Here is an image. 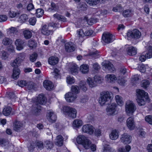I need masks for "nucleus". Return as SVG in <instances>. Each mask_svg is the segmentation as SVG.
Segmentation results:
<instances>
[{"label":"nucleus","instance_id":"nucleus-19","mask_svg":"<svg viewBox=\"0 0 152 152\" xmlns=\"http://www.w3.org/2000/svg\"><path fill=\"white\" fill-rule=\"evenodd\" d=\"M103 66L106 70L110 72H113L115 70V69L113 64L110 62H106L104 63Z\"/></svg>","mask_w":152,"mask_h":152},{"label":"nucleus","instance_id":"nucleus-29","mask_svg":"<svg viewBox=\"0 0 152 152\" xmlns=\"http://www.w3.org/2000/svg\"><path fill=\"white\" fill-rule=\"evenodd\" d=\"M91 144L92 142L91 141L87 138L85 140L84 142L82 145L85 149H88L90 148Z\"/></svg>","mask_w":152,"mask_h":152},{"label":"nucleus","instance_id":"nucleus-42","mask_svg":"<svg viewBox=\"0 0 152 152\" xmlns=\"http://www.w3.org/2000/svg\"><path fill=\"white\" fill-rule=\"evenodd\" d=\"M8 97L10 100V103L11 104L13 102H15L16 101V99L17 97L15 98V95L13 93H10L8 95Z\"/></svg>","mask_w":152,"mask_h":152},{"label":"nucleus","instance_id":"nucleus-59","mask_svg":"<svg viewBox=\"0 0 152 152\" xmlns=\"http://www.w3.org/2000/svg\"><path fill=\"white\" fill-rule=\"evenodd\" d=\"M66 81L68 84H71L74 83L75 80L73 77H68L66 78Z\"/></svg>","mask_w":152,"mask_h":152},{"label":"nucleus","instance_id":"nucleus-2","mask_svg":"<svg viewBox=\"0 0 152 152\" xmlns=\"http://www.w3.org/2000/svg\"><path fill=\"white\" fill-rule=\"evenodd\" d=\"M113 97V94L109 92H102L101 93L99 102L101 105L107 104Z\"/></svg>","mask_w":152,"mask_h":152},{"label":"nucleus","instance_id":"nucleus-31","mask_svg":"<svg viewBox=\"0 0 152 152\" xmlns=\"http://www.w3.org/2000/svg\"><path fill=\"white\" fill-rule=\"evenodd\" d=\"M12 43V40L7 37H5L2 40V44L4 45H11Z\"/></svg>","mask_w":152,"mask_h":152},{"label":"nucleus","instance_id":"nucleus-64","mask_svg":"<svg viewBox=\"0 0 152 152\" xmlns=\"http://www.w3.org/2000/svg\"><path fill=\"white\" fill-rule=\"evenodd\" d=\"M139 76L137 75H135L132 78V81L135 83H137V81L139 80Z\"/></svg>","mask_w":152,"mask_h":152},{"label":"nucleus","instance_id":"nucleus-4","mask_svg":"<svg viewBox=\"0 0 152 152\" xmlns=\"http://www.w3.org/2000/svg\"><path fill=\"white\" fill-rule=\"evenodd\" d=\"M125 107L126 113L129 116L132 115L136 110V107L135 104L130 100H128L126 102Z\"/></svg>","mask_w":152,"mask_h":152},{"label":"nucleus","instance_id":"nucleus-27","mask_svg":"<svg viewBox=\"0 0 152 152\" xmlns=\"http://www.w3.org/2000/svg\"><path fill=\"white\" fill-rule=\"evenodd\" d=\"M127 54L130 56H133L137 53V49L131 46L127 48Z\"/></svg>","mask_w":152,"mask_h":152},{"label":"nucleus","instance_id":"nucleus-9","mask_svg":"<svg viewBox=\"0 0 152 152\" xmlns=\"http://www.w3.org/2000/svg\"><path fill=\"white\" fill-rule=\"evenodd\" d=\"M132 137L127 133L122 134L121 138V141L124 144H129L131 142Z\"/></svg>","mask_w":152,"mask_h":152},{"label":"nucleus","instance_id":"nucleus-11","mask_svg":"<svg viewBox=\"0 0 152 152\" xmlns=\"http://www.w3.org/2000/svg\"><path fill=\"white\" fill-rule=\"evenodd\" d=\"M77 97L76 94L71 92H69L65 95V98L68 102H72L74 101Z\"/></svg>","mask_w":152,"mask_h":152},{"label":"nucleus","instance_id":"nucleus-7","mask_svg":"<svg viewBox=\"0 0 152 152\" xmlns=\"http://www.w3.org/2000/svg\"><path fill=\"white\" fill-rule=\"evenodd\" d=\"M115 39L114 37L112 34L108 32L104 33L102 37V41L106 43L112 42Z\"/></svg>","mask_w":152,"mask_h":152},{"label":"nucleus","instance_id":"nucleus-21","mask_svg":"<svg viewBox=\"0 0 152 152\" xmlns=\"http://www.w3.org/2000/svg\"><path fill=\"white\" fill-rule=\"evenodd\" d=\"M40 111V105L35 104L33 106L31 111L34 115H38L39 114Z\"/></svg>","mask_w":152,"mask_h":152},{"label":"nucleus","instance_id":"nucleus-44","mask_svg":"<svg viewBox=\"0 0 152 152\" xmlns=\"http://www.w3.org/2000/svg\"><path fill=\"white\" fill-rule=\"evenodd\" d=\"M20 11H19L18 12H15L12 11H10L9 12V15L10 17L13 18L19 15L20 14Z\"/></svg>","mask_w":152,"mask_h":152},{"label":"nucleus","instance_id":"nucleus-26","mask_svg":"<svg viewBox=\"0 0 152 152\" xmlns=\"http://www.w3.org/2000/svg\"><path fill=\"white\" fill-rule=\"evenodd\" d=\"M63 138L61 135L57 136L55 140V144L58 146H61L63 145Z\"/></svg>","mask_w":152,"mask_h":152},{"label":"nucleus","instance_id":"nucleus-63","mask_svg":"<svg viewBox=\"0 0 152 152\" xmlns=\"http://www.w3.org/2000/svg\"><path fill=\"white\" fill-rule=\"evenodd\" d=\"M101 80V77L99 76L96 75L94 77V80L96 83H100Z\"/></svg>","mask_w":152,"mask_h":152},{"label":"nucleus","instance_id":"nucleus-24","mask_svg":"<svg viewBox=\"0 0 152 152\" xmlns=\"http://www.w3.org/2000/svg\"><path fill=\"white\" fill-rule=\"evenodd\" d=\"M58 61V58L56 56H52L50 57L48 60L49 64L52 65L56 64Z\"/></svg>","mask_w":152,"mask_h":152},{"label":"nucleus","instance_id":"nucleus-51","mask_svg":"<svg viewBox=\"0 0 152 152\" xmlns=\"http://www.w3.org/2000/svg\"><path fill=\"white\" fill-rule=\"evenodd\" d=\"M37 57V54L36 53H34L30 56V60L32 62L35 61Z\"/></svg>","mask_w":152,"mask_h":152},{"label":"nucleus","instance_id":"nucleus-18","mask_svg":"<svg viewBox=\"0 0 152 152\" xmlns=\"http://www.w3.org/2000/svg\"><path fill=\"white\" fill-rule=\"evenodd\" d=\"M44 87L47 90H51L52 89L54 85L51 82L48 80H45L43 83Z\"/></svg>","mask_w":152,"mask_h":152},{"label":"nucleus","instance_id":"nucleus-8","mask_svg":"<svg viewBox=\"0 0 152 152\" xmlns=\"http://www.w3.org/2000/svg\"><path fill=\"white\" fill-rule=\"evenodd\" d=\"M116 105L115 103H113L109 105L106 108L107 115H111L116 113Z\"/></svg>","mask_w":152,"mask_h":152},{"label":"nucleus","instance_id":"nucleus-48","mask_svg":"<svg viewBox=\"0 0 152 152\" xmlns=\"http://www.w3.org/2000/svg\"><path fill=\"white\" fill-rule=\"evenodd\" d=\"M37 16L39 18L42 16L44 14V11L42 9H38L36 10Z\"/></svg>","mask_w":152,"mask_h":152},{"label":"nucleus","instance_id":"nucleus-35","mask_svg":"<svg viewBox=\"0 0 152 152\" xmlns=\"http://www.w3.org/2000/svg\"><path fill=\"white\" fill-rule=\"evenodd\" d=\"M82 121L81 120L77 119L73 121V126L74 127L78 128L82 126Z\"/></svg>","mask_w":152,"mask_h":152},{"label":"nucleus","instance_id":"nucleus-6","mask_svg":"<svg viewBox=\"0 0 152 152\" xmlns=\"http://www.w3.org/2000/svg\"><path fill=\"white\" fill-rule=\"evenodd\" d=\"M141 32L137 29H134L132 31H129L127 33V36L129 38H133L134 39H138L141 36Z\"/></svg>","mask_w":152,"mask_h":152},{"label":"nucleus","instance_id":"nucleus-57","mask_svg":"<svg viewBox=\"0 0 152 152\" xmlns=\"http://www.w3.org/2000/svg\"><path fill=\"white\" fill-rule=\"evenodd\" d=\"M10 32L14 35H17L18 33V30L17 28L15 27H11L10 30Z\"/></svg>","mask_w":152,"mask_h":152},{"label":"nucleus","instance_id":"nucleus-56","mask_svg":"<svg viewBox=\"0 0 152 152\" xmlns=\"http://www.w3.org/2000/svg\"><path fill=\"white\" fill-rule=\"evenodd\" d=\"M18 84L19 86L23 87L25 86L27 83L26 81L22 80L18 81Z\"/></svg>","mask_w":152,"mask_h":152},{"label":"nucleus","instance_id":"nucleus-49","mask_svg":"<svg viewBox=\"0 0 152 152\" xmlns=\"http://www.w3.org/2000/svg\"><path fill=\"white\" fill-rule=\"evenodd\" d=\"M150 84V82L147 80H144L142 81L141 86L145 88H147Z\"/></svg>","mask_w":152,"mask_h":152},{"label":"nucleus","instance_id":"nucleus-34","mask_svg":"<svg viewBox=\"0 0 152 152\" xmlns=\"http://www.w3.org/2000/svg\"><path fill=\"white\" fill-rule=\"evenodd\" d=\"M12 108L10 107H7L4 108L3 110V113L5 116L9 115L12 112Z\"/></svg>","mask_w":152,"mask_h":152},{"label":"nucleus","instance_id":"nucleus-32","mask_svg":"<svg viewBox=\"0 0 152 152\" xmlns=\"http://www.w3.org/2000/svg\"><path fill=\"white\" fill-rule=\"evenodd\" d=\"M106 0H86V2L90 5H96L99 2L104 3Z\"/></svg>","mask_w":152,"mask_h":152},{"label":"nucleus","instance_id":"nucleus-20","mask_svg":"<svg viewBox=\"0 0 152 152\" xmlns=\"http://www.w3.org/2000/svg\"><path fill=\"white\" fill-rule=\"evenodd\" d=\"M47 99L44 94H41L39 95L37 99V103L40 104H43L46 103Z\"/></svg>","mask_w":152,"mask_h":152},{"label":"nucleus","instance_id":"nucleus-12","mask_svg":"<svg viewBox=\"0 0 152 152\" xmlns=\"http://www.w3.org/2000/svg\"><path fill=\"white\" fill-rule=\"evenodd\" d=\"M87 138L85 137L83 135H80L78 136L76 139L77 142L80 144L78 146V148L79 149L80 151H83L84 149L81 148V146L84 142L85 140H86Z\"/></svg>","mask_w":152,"mask_h":152},{"label":"nucleus","instance_id":"nucleus-43","mask_svg":"<svg viewBox=\"0 0 152 152\" xmlns=\"http://www.w3.org/2000/svg\"><path fill=\"white\" fill-rule=\"evenodd\" d=\"M78 67L76 64H74L70 68L71 72L72 74H76L77 72Z\"/></svg>","mask_w":152,"mask_h":152},{"label":"nucleus","instance_id":"nucleus-45","mask_svg":"<svg viewBox=\"0 0 152 152\" xmlns=\"http://www.w3.org/2000/svg\"><path fill=\"white\" fill-rule=\"evenodd\" d=\"M71 92L76 94L79 92V87L76 86H73L71 88Z\"/></svg>","mask_w":152,"mask_h":152},{"label":"nucleus","instance_id":"nucleus-40","mask_svg":"<svg viewBox=\"0 0 152 152\" xmlns=\"http://www.w3.org/2000/svg\"><path fill=\"white\" fill-rule=\"evenodd\" d=\"M115 100L118 105L122 106L123 105L124 102L121 97L119 95H116L115 96Z\"/></svg>","mask_w":152,"mask_h":152},{"label":"nucleus","instance_id":"nucleus-30","mask_svg":"<svg viewBox=\"0 0 152 152\" xmlns=\"http://www.w3.org/2000/svg\"><path fill=\"white\" fill-rule=\"evenodd\" d=\"M133 15V11L131 9H127L123 12L122 15L125 18L131 17Z\"/></svg>","mask_w":152,"mask_h":152},{"label":"nucleus","instance_id":"nucleus-3","mask_svg":"<svg viewBox=\"0 0 152 152\" xmlns=\"http://www.w3.org/2000/svg\"><path fill=\"white\" fill-rule=\"evenodd\" d=\"M62 111L64 115L70 118H74L76 116L77 110L74 108L68 106H65L63 107Z\"/></svg>","mask_w":152,"mask_h":152},{"label":"nucleus","instance_id":"nucleus-33","mask_svg":"<svg viewBox=\"0 0 152 152\" xmlns=\"http://www.w3.org/2000/svg\"><path fill=\"white\" fill-rule=\"evenodd\" d=\"M80 70L83 74L87 73L89 71V66L86 64H83L80 66Z\"/></svg>","mask_w":152,"mask_h":152},{"label":"nucleus","instance_id":"nucleus-23","mask_svg":"<svg viewBox=\"0 0 152 152\" xmlns=\"http://www.w3.org/2000/svg\"><path fill=\"white\" fill-rule=\"evenodd\" d=\"M109 136L111 140H116L119 137L118 132L115 129H113L111 131Z\"/></svg>","mask_w":152,"mask_h":152},{"label":"nucleus","instance_id":"nucleus-53","mask_svg":"<svg viewBox=\"0 0 152 152\" xmlns=\"http://www.w3.org/2000/svg\"><path fill=\"white\" fill-rule=\"evenodd\" d=\"M145 120L150 124L152 125V116L149 115L146 116L145 118Z\"/></svg>","mask_w":152,"mask_h":152},{"label":"nucleus","instance_id":"nucleus-14","mask_svg":"<svg viewBox=\"0 0 152 152\" xmlns=\"http://www.w3.org/2000/svg\"><path fill=\"white\" fill-rule=\"evenodd\" d=\"M51 29L50 26L44 25L42 28V33L45 35L48 36L52 33V30Z\"/></svg>","mask_w":152,"mask_h":152},{"label":"nucleus","instance_id":"nucleus-62","mask_svg":"<svg viewBox=\"0 0 152 152\" xmlns=\"http://www.w3.org/2000/svg\"><path fill=\"white\" fill-rule=\"evenodd\" d=\"M7 17L4 15H0V22H4L7 20Z\"/></svg>","mask_w":152,"mask_h":152},{"label":"nucleus","instance_id":"nucleus-54","mask_svg":"<svg viewBox=\"0 0 152 152\" xmlns=\"http://www.w3.org/2000/svg\"><path fill=\"white\" fill-rule=\"evenodd\" d=\"M36 145L38 149H42L44 148V145L42 142L38 141L36 143Z\"/></svg>","mask_w":152,"mask_h":152},{"label":"nucleus","instance_id":"nucleus-58","mask_svg":"<svg viewBox=\"0 0 152 152\" xmlns=\"http://www.w3.org/2000/svg\"><path fill=\"white\" fill-rule=\"evenodd\" d=\"M88 98L86 95L83 96L81 98L80 102L82 103H85L88 101Z\"/></svg>","mask_w":152,"mask_h":152},{"label":"nucleus","instance_id":"nucleus-28","mask_svg":"<svg viewBox=\"0 0 152 152\" xmlns=\"http://www.w3.org/2000/svg\"><path fill=\"white\" fill-rule=\"evenodd\" d=\"M13 72L12 76L13 78L15 79L18 78L19 77L20 72L19 69L18 68L14 67L13 69Z\"/></svg>","mask_w":152,"mask_h":152},{"label":"nucleus","instance_id":"nucleus-13","mask_svg":"<svg viewBox=\"0 0 152 152\" xmlns=\"http://www.w3.org/2000/svg\"><path fill=\"white\" fill-rule=\"evenodd\" d=\"M82 130L83 132L90 134H93L94 132L93 127L90 124L83 125L82 128Z\"/></svg>","mask_w":152,"mask_h":152},{"label":"nucleus","instance_id":"nucleus-22","mask_svg":"<svg viewBox=\"0 0 152 152\" xmlns=\"http://www.w3.org/2000/svg\"><path fill=\"white\" fill-rule=\"evenodd\" d=\"M116 77L114 74H107L105 77V79L108 83H112L117 80Z\"/></svg>","mask_w":152,"mask_h":152},{"label":"nucleus","instance_id":"nucleus-41","mask_svg":"<svg viewBox=\"0 0 152 152\" xmlns=\"http://www.w3.org/2000/svg\"><path fill=\"white\" fill-rule=\"evenodd\" d=\"M87 82L89 86L91 88L94 87L96 85L95 81L91 78L89 77L87 79Z\"/></svg>","mask_w":152,"mask_h":152},{"label":"nucleus","instance_id":"nucleus-16","mask_svg":"<svg viewBox=\"0 0 152 152\" xmlns=\"http://www.w3.org/2000/svg\"><path fill=\"white\" fill-rule=\"evenodd\" d=\"M47 119L50 122H53L56 119V116L53 111H49L47 113Z\"/></svg>","mask_w":152,"mask_h":152},{"label":"nucleus","instance_id":"nucleus-47","mask_svg":"<svg viewBox=\"0 0 152 152\" xmlns=\"http://www.w3.org/2000/svg\"><path fill=\"white\" fill-rule=\"evenodd\" d=\"M122 10V7L120 4L117 5L113 8V10L115 12H121Z\"/></svg>","mask_w":152,"mask_h":152},{"label":"nucleus","instance_id":"nucleus-61","mask_svg":"<svg viewBox=\"0 0 152 152\" xmlns=\"http://www.w3.org/2000/svg\"><path fill=\"white\" fill-rule=\"evenodd\" d=\"M28 46L31 48H33L35 46V42L32 40H29L28 44Z\"/></svg>","mask_w":152,"mask_h":152},{"label":"nucleus","instance_id":"nucleus-37","mask_svg":"<svg viewBox=\"0 0 152 152\" xmlns=\"http://www.w3.org/2000/svg\"><path fill=\"white\" fill-rule=\"evenodd\" d=\"M45 146L48 149L52 148L53 146V142L49 140H46L44 141Z\"/></svg>","mask_w":152,"mask_h":152},{"label":"nucleus","instance_id":"nucleus-46","mask_svg":"<svg viewBox=\"0 0 152 152\" xmlns=\"http://www.w3.org/2000/svg\"><path fill=\"white\" fill-rule=\"evenodd\" d=\"M79 85L80 89H82L83 91H85L87 90V88L86 86V83L85 81H81Z\"/></svg>","mask_w":152,"mask_h":152},{"label":"nucleus","instance_id":"nucleus-15","mask_svg":"<svg viewBox=\"0 0 152 152\" xmlns=\"http://www.w3.org/2000/svg\"><path fill=\"white\" fill-rule=\"evenodd\" d=\"M126 122V125L128 128L131 130L134 129L135 127L134 118L130 117L127 119Z\"/></svg>","mask_w":152,"mask_h":152},{"label":"nucleus","instance_id":"nucleus-10","mask_svg":"<svg viewBox=\"0 0 152 152\" xmlns=\"http://www.w3.org/2000/svg\"><path fill=\"white\" fill-rule=\"evenodd\" d=\"M76 48L75 45L72 42H67L65 44V50L68 53H70L74 51Z\"/></svg>","mask_w":152,"mask_h":152},{"label":"nucleus","instance_id":"nucleus-39","mask_svg":"<svg viewBox=\"0 0 152 152\" xmlns=\"http://www.w3.org/2000/svg\"><path fill=\"white\" fill-rule=\"evenodd\" d=\"M9 143V142L3 138H0V145L2 147H7Z\"/></svg>","mask_w":152,"mask_h":152},{"label":"nucleus","instance_id":"nucleus-1","mask_svg":"<svg viewBox=\"0 0 152 152\" xmlns=\"http://www.w3.org/2000/svg\"><path fill=\"white\" fill-rule=\"evenodd\" d=\"M136 96H137L136 101L140 106L145 105V100L148 101L149 98L147 93L143 90L137 89L136 90Z\"/></svg>","mask_w":152,"mask_h":152},{"label":"nucleus","instance_id":"nucleus-38","mask_svg":"<svg viewBox=\"0 0 152 152\" xmlns=\"http://www.w3.org/2000/svg\"><path fill=\"white\" fill-rule=\"evenodd\" d=\"M28 18L27 15L23 14L21 15L19 17L18 21L22 23L25 22L28 19Z\"/></svg>","mask_w":152,"mask_h":152},{"label":"nucleus","instance_id":"nucleus-5","mask_svg":"<svg viewBox=\"0 0 152 152\" xmlns=\"http://www.w3.org/2000/svg\"><path fill=\"white\" fill-rule=\"evenodd\" d=\"M25 58V55L23 53L18 54L14 61L11 63V66L15 68H18L21 65Z\"/></svg>","mask_w":152,"mask_h":152},{"label":"nucleus","instance_id":"nucleus-52","mask_svg":"<svg viewBox=\"0 0 152 152\" xmlns=\"http://www.w3.org/2000/svg\"><path fill=\"white\" fill-rule=\"evenodd\" d=\"M77 34L80 38H83L85 35V33L82 29H80L77 31Z\"/></svg>","mask_w":152,"mask_h":152},{"label":"nucleus","instance_id":"nucleus-55","mask_svg":"<svg viewBox=\"0 0 152 152\" xmlns=\"http://www.w3.org/2000/svg\"><path fill=\"white\" fill-rule=\"evenodd\" d=\"M79 7L81 10H86L87 5L85 3H80L79 5Z\"/></svg>","mask_w":152,"mask_h":152},{"label":"nucleus","instance_id":"nucleus-25","mask_svg":"<svg viewBox=\"0 0 152 152\" xmlns=\"http://www.w3.org/2000/svg\"><path fill=\"white\" fill-rule=\"evenodd\" d=\"M23 127V124L19 121H16L14 124L13 128L16 131H20Z\"/></svg>","mask_w":152,"mask_h":152},{"label":"nucleus","instance_id":"nucleus-17","mask_svg":"<svg viewBox=\"0 0 152 152\" xmlns=\"http://www.w3.org/2000/svg\"><path fill=\"white\" fill-rule=\"evenodd\" d=\"M24 43V41L21 39H17L15 42V44L16 46L17 50H20L23 49Z\"/></svg>","mask_w":152,"mask_h":152},{"label":"nucleus","instance_id":"nucleus-50","mask_svg":"<svg viewBox=\"0 0 152 152\" xmlns=\"http://www.w3.org/2000/svg\"><path fill=\"white\" fill-rule=\"evenodd\" d=\"M145 55L147 58L152 57V47L150 46L149 47L148 52L146 53Z\"/></svg>","mask_w":152,"mask_h":152},{"label":"nucleus","instance_id":"nucleus-36","mask_svg":"<svg viewBox=\"0 0 152 152\" xmlns=\"http://www.w3.org/2000/svg\"><path fill=\"white\" fill-rule=\"evenodd\" d=\"M23 34L24 37L26 39L30 38L32 37L31 32L29 30H25L23 31Z\"/></svg>","mask_w":152,"mask_h":152},{"label":"nucleus","instance_id":"nucleus-60","mask_svg":"<svg viewBox=\"0 0 152 152\" xmlns=\"http://www.w3.org/2000/svg\"><path fill=\"white\" fill-rule=\"evenodd\" d=\"M29 22L30 25L33 26L35 24L36 22V18L34 17L31 18L29 20Z\"/></svg>","mask_w":152,"mask_h":152}]
</instances>
